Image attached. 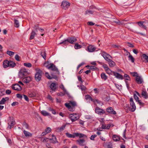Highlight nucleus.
Listing matches in <instances>:
<instances>
[{
    "instance_id": "1",
    "label": "nucleus",
    "mask_w": 148,
    "mask_h": 148,
    "mask_svg": "<svg viewBox=\"0 0 148 148\" xmlns=\"http://www.w3.org/2000/svg\"><path fill=\"white\" fill-rule=\"evenodd\" d=\"M64 105L69 111L73 112L75 110V107L77 106V104L75 101L71 100L69 101V103H65Z\"/></svg>"
},
{
    "instance_id": "2",
    "label": "nucleus",
    "mask_w": 148,
    "mask_h": 148,
    "mask_svg": "<svg viewBox=\"0 0 148 148\" xmlns=\"http://www.w3.org/2000/svg\"><path fill=\"white\" fill-rule=\"evenodd\" d=\"M66 134L68 137L70 138H74L77 137H78L79 138H81L83 137L86 138L87 137L86 135L78 132L74 133L73 134L68 133H66Z\"/></svg>"
},
{
    "instance_id": "3",
    "label": "nucleus",
    "mask_w": 148,
    "mask_h": 148,
    "mask_svg": "<svg viewBox=\"0 0 148 148\" xmlns=\"http://www.w3.org/2000/svg\"><path fill=\"white\" fill-rule=\"evenodd\" d=\"M16 66L14 62L10 60H5L3 62V66L4 68L8 67H13Z\"/></svg>"
},
{
    "instance_id": "4",
    "label": "nucleus",
    "mask_w": 148,
    "mask_h": 148,
    "mask_svg": "<svg viewBox=\"0 0 148 148\" xmlns=\"http://www.w3.org/2000/svg\"><path fill=\"white\" fill-rule=\"evenodd\" d=\"M77 41L76 38L75 37H71L68 38L67 40H64L63 41L60 43V44H67L69 42L70 43H73L76 42Z\"/></svg>"
},
{
    "instance_id": "5",
    "label": "nucleus",
    "mask_w": 148,
    "mask_h": 148,
    "mask_svg": "<svg viewBox=\"0 0 148 148\" xmlns=\"http://www.w3.org/2000/svg\"><path fill=\"white\" fill-rule=\"evenodd\" d=\"M29 71L27 69H22L19 72V77L20 78H23L27 75Z\"/></svg>"
},
{
    "instance_id": "6",
    "label": "nucleus",
    "mask_w": 148,
    "mask_h": 148,
    "mask_svg": "<svg viewBox=\"0 0 148 148\" xmlns=\"http://www.w3.org/2000/svg\"><path fill=\"white\" fill-rule=\"evenodd\" d=\"M44 66L47 69H51V70L54 71H58V69L53 64L49 63V62H47L45 63Z\"/></svg>"
},
{
    "instance_id": "7",
    "label": "nucleus",
    "mask_w": 148,
    "mask_h": 148,
    "mask_svg": "<svg viewBox=\"0 0 148 148\" xmlns=\"http://www.w3.org/2000/svg\"><path fill=\"white\" fill-rule=\"evenodd\" d=\"M36 72L35 75V79L36 81H39L41 79L42 71L38 68H36Z\"/></svg>"
},
{
    "instance_id": "8",
    "label": "nucleus",
    "mask_w": 148,
    "mask_h": 148,
    "mask_svg": "<svg viewBox=\"0 0 148 148\" xmlns=\"http://www.w3.org/2000/svg\"><path fill=\"white\" fill-rule=\"evenodd\" d=\"M15 123V121L14 119L13 118L10 116L9 117L8 120V128L11 129L14 125Z\"/></svg>"
},
{
    "instance_id": "9",
    "label": "nucleus",
    "mask_w": 148,
    "mask_h": 148,
    "mask_svg": "<svg viewBox=\"0 0 148 148\" xmlns=\"http://www.w3.org/2000/svg\"><path fill=\"white\" fill-rule=\"evenodd\" d=\"M69 117L72 122H73L79 119V115L78 114H70L69 115Z\"/></svg>"
},
{
    "instance_id": "10",
    "label": "nucleus",
    "mask_w": 148,
    "mask_h": 148,
    "mask_svg": "<svg viewBox=\"0 0 148 148\" xmlns=\"http://www.w3.org/2000/svg\"><path fill=\"white\" fill-rule=\"evenodd\" d=\"M95 111L96 113L100 115H103L105 113V110L98 107L95 108Z\"/></svg>"
},
{
    "instance_id": "11",
    "label": "nucleus",
    "mask_w": 148,
    "mask_h": 148,
    "mask_svg": "<svg viewBox=\"0 0 148 148\" xmlns=\"http://www.w3.org/2000/svg\"><path fill=\"white\" fill-rule=\"evenodd\" d=\"M130 105L131 108V111L132 112H134L136 109V106L132 98L130 99Z\"/></svg>"
},
{
    "instance_id": "12",
    "label": "nucleus",
    "mask_w": 148,
    "mask_h": 148,
    "mask_svg": "<svg viewBox=\"0 0 148 148\" xmlns=\"http://www.w3.org/2000/svg\"><path fill=\"white\" fill-rule=\"evenodd\" d=\"M70 3L66 1H64L61 5V7L65 10L66 9L70 6Z\"/></svg>"
},
{
    "instance_id": "13",
    "label": "nucleus",
    "mask_w": 148,
    "mask_h": 148,
    "mask_svg": "<svg viewBox=\"0 0 148 148\" xmlns=\"http://www.w3.org/2000/svg\"><path fill=\"white\" fill-rule=\"evenodd\" d=\"M12 88L14 90H16L20 91L22 90L21 86L18 84H15L13 85Z\"/></svg>"
},
{
    "instance_id": "14",
    "label": "nucleus",
    "mask_w": 148,
    "mask_h": 148,
    "mask_svg": "<svg viewBox=\"0 0 148 148\" xmlns=\"http://www.w3.org/2000/svg\"><path fill=\"white\" fill-rule=\"evenodd\" d=\"M101 55L103 56L105 60L108 62L111 60L110 59V58H112L110 55H108L106 53H104L103 54L102 53Z\"/></svg>"
},
{
    "instance_id": "15",
    "label": "nucleus",
    "mask_w": 148,
    "mask_h": 148,
    "mask_svg": "<svg viewBox=\"0 0 148 148\" xmlns=\"http://www.w3.org/2000/svg\"><path fill=\"white\" fill-rule=\"evenodd\" d=\"M136 80L138 84H141L143 82V80L141 76L138 75L136 77Z\"/></svg>"
},
{
    "instance_id": "16",
    "label": "nucleus",
    "mask_w": 148,
    "mask_h": 148,
    "mask_svg": "<svg viewBox=\"0 0 148 148\" xmlns=\"http://www.w3.org/2000/svg\"><path fill=\"white\" fill-rule=\"evenodd\" d=\"M106 110L107 112L110 114H115L116 113V111H114L113 108L111 107H109L107 108L106 109Z\"/></svg>"
},
{
    "instance_id": "17",
    "label": "nucleus",
    "mask_w": 148,
    "mask_h": 148,
    "mask_svg": "<svg viewBox=\"0 0 148 148\" xmlns=\"http://www.w3.org/2000/svg\"><path fill=\"white\" fill-rule=\"evenodd\" d=\"M113 75L118 79L122 80L123 79V76L117 73L114 72Z\"/></svg>"
},
{
    "instance_id": "18",
    "label": "nucleus",
    "mask_w": 148,
    "mask_h": 148,
    "mask_svg": "<svg viewBox=\"0 0 148 148\" xmlns=\"http://www.w3.org/2000/svg\"><path fill=\"white\" fill-rule=\"evenodd\" d=\"M77 143L80 146L84 145V143L85 142V140L84 139H79L76 141Z\"/></svg>"
},
{
    "instance_id": "19",
    "label": "nucleus",
    "mask_w": 148,
    "mask_h": 148,
    "mask_svg": "<svg viewBox=\"0 0 148 148\" xmlns=\"http://www.w3.org/2000/svg\"><path fill=\"white\" fill-rule=\"evenodd\" d=\"M88 49L89 52H93L95 50L96 48L94 46L90 45L88 46Z\"/></svg>"
},
{
    "instance_id": "20",
    "label": "nucleus",
    "mask_w": 148,
    "mask_h": 148,
    "mask_svg": "<svg viewBox=\"0 0 148 148\" xmlns=\"http://www.w3.org/2000/svg\"><path fill=\"white\" fill-rule=\"evenodd\" d=\"M110 124H108L107 125L104 124L102 123L101 125V128L102 129L108 130L110 129Z\"/></svg>"
},
{
    "instance_id": "21",
    "label": "nucleus",
    "mask_w": 148,
    "mask_h": 148,
    "mask_svg": "<svg viewBox=\"0 0 148 148\" xmlns=\"http://www.w3.org/2000/svg\"><path fill=\"white\" fill-rule=\"evenodd\" d=\"M31 80L30 77H27L23 79V81L25 83H27L30 82Z\"/></svg>"
},
{
    "instance_id": "22",
    "label": "nucleus",
    "mask_w": 148,
    "mask_h": 148,
    "mask_svg": "<svg viewBox=\"0 0 148 148\" xmlns=\"http://www.w3.org/2000/svg\"><path fill=\"white\" fill-rule=\"evenodd\" d=\"M23 132L25 136L27 137H29L32 136V134L24 130Z\"/></svg>"
},
{
    "instance_id": "23",
    "label": "nucleus",
    "mask_w": 148,
    "mask_h": 148,
    "mask_svg": "<svg viewBox=\"0 0 148 148\" xmlns=\"http://www.w3.org/2000/svg\"><path fill=\"white\" fill-rule=\"evenodd\" d=\"M60 88L63 90V91L64 92L65 94H66L68 96L69 95V93L65 88L63 84L61 85L60 86Z\"/></svg>"
},
{
    "instance_id": "24",
    "label": "nucleus",
    "mask_w": 148,
    "mask_h": 148,
    "mask_svg": "<svg viewBox=\"0 0 148 148\" xmlns=\"http://www.w3.org/2000/svg\"><path fill=\"white\" fill-rule=\"evenodd\" d=\"M9 98L8 97H6L3 98L0 101V104H3L5 103V102L8 100Z\"/></svg>"
},
{
    "instance_id": "25",
    "label": "nucleus",
    "mask_w": 148,
    "mask_h": 148,
    "mask_svg": "<svg viewBox=\"0 0 148 148\" xmlns=\"http://www.w3.org/2000/svg\"><path fill=\"white\" fill-rule=\"evenodd\" d=\"M141 95L145 99H147L148 98V94L146 91H142V92Z\"/></svg>"
},
{
    "instance_id": "26",
    "label": "nucleus",
    "mask_w": 148,
    "mask_h": 148,
    "mask_svg": "<svg viewBox=\"0 0 148 148\" xmlns=\"http://www.w3.org/2000/svg\"><path fill=\"white\" fill-rule=\"evenodd\" d=\"M134 99L136 101H137L138 100H139V98L138 96L140 97L139 93L138 92L136 91V93L134 94Z\"/></svg>"
},
{
    "instance_id": "27",
    "label": "nucleus",
    "mask_w": 148,
    "mask_h": 148,
    "mask_svg": "<svg viewBox=\"0 0 148 148\" xmlns=\"http://www.w3.org/2000/svg\"><path fill=\"white\" fill-rule=\"evenodd\" d=\"M144 23V22H138V23L140 27L146 29V27L145 25H143Z\"/></svg>"
},
{
    "instance_id": "28",
    "label": "nucleus",
    "mask_w": 148,
    "mask_h": 148,
    "mask_svg": "<svg viewBox=\"0 0 148 148\" xmlns=\"http://www.w3.org/2000/svg\"><path fill=\"white\" fill-rule=\"evenodd\" d=\"M113 140L115 141H117L120 140L119 137L116 135H114L113 136Z\"/></svg>"
},
{
    "instance_id": "29",
    "label": "nucleus",
    "mask_w": 148,
    "mask_h": 148,
    "mask_svg": "<svg viewBox=\"0 0 148 148\" xmlns=\"http://www.w3.org/2000/svg\"><path fill=\"white\" fill-rule=\"evenodd\" d=\"M95 104L96 103L98 104L99 105L101 106H102L103 105V103L101 101H99L97 99H94L93 101Z\"/></svg>"
},
{
    "instance_id": "30",
    "label": "nucleus",
    "mask_w": 148,
    "mask_h": 148,
    "mask_svg": "<svg viewBox=\"0 0 148 148\" xmlns=\"http://www.w3.org/2000/svg\"><path fill=\"white\" fill-rule=\"evenodd\" d=\"M52 136V138L50 139L51 142L53 143H56L57 142L56 137L53 135Z\"/></svg>"
},
{
    "instance_id": "31",
    "label": "nucleus",
    "mask_w": 148,
    "mask_h": 148,
    "mask_svg": "<svg viewBox=\"0 0 148 148\" xmlns=\"http://www.w3.org/2000/svg\"><path fill=\"white\" fill-rule=\"evenodd\" d=\"M50 87L53 90H55L56 88V84L54 83H52L50 85Z\"/></svg>"
},
{
    "instance_id": "32",
    "label": "nucleus",
    "mask_w": 148,
    "mask_h": 148,
    "mask_svg": "<svg viewBox=\"0 0 148 148\" xmlns=\"http://www.w3.org/2000/svg\"><path fill=\"white\" fill-rule=\"evenodd\" d=\"M101 76L102 79H103L104 80H106L107 78V76L104 73H101Z\"/></svg>"
},
{
    "instance_id": "33",
    "label": "nucleus",
    "mask_w": 148,
    "mask_h": 148,
    "mask_svg": "<svg viewBox=\"0 0 148 148\" xmlns=\"http://www.w3.org/2000/svg\"><path fill=\"white\" fill-rule=\"evenodd\" d=\"M108 62H109V65L110 67H113L115 65V62L111 60H110Z\"/></svg>"
},
{
    "instance_id": "34",
    "label": "nucleus",
    "mask_w": 148,
    "mask_h": 148,
    "mask_svg": "<svg viewBox=\"0 0 148 148\" xmlns=\"http://www.w3.org/2000/svg\"><path fill=\"white\" fill-rule=\"evenodd\" d=\"M142 57L143 59L145 60L147 62H148V56L145 54H143Z\"/></svg>"
},
{
    "instance_id": "35",
    "label": "nucleus",
    "mask_w": 148,
    "mask_h": 148,
    "mask_svg": "<svg viewBox=\"0 0 148 148\" xmlns=\"http://www.w3.org/2000/svg\"><path fill=\"white\" fill-rule=\"evenodd\" d=\"M85 98L86 100H88V101H93L94 99H93L89 95H86L85 96Z\"/></svg>"
},
{
    "instance_id": "36",
    "label": "nucleus",
    "mask_w": 148,
    "mask_h": 148,
    "mask_svg": "<svg viewBox=\"0 0 148 148\" xmlns=\"http://www.w3.org/2000/svg\"><path fill=\"white\" fill-rule=\"evenodd\" d=\"M42 114L44 116H48L49 115V114L45 110H42L41 112Z\"/></svg>"
},
{
    "instance_id": "37",
    "label": "nucleus",
    "mask_w": 148,
    "mask_h": 148,
    "mask_svg": "<svg viewBox=\"0 0 148 148\" xmlns=\"http://www.w3.org/2000/svg\"><path fill=\"white\" fill-rule=\"evenodd\" d=\"M105 71L106 73L109 75H113V72H114V71H112L109 68L106 70Z\"/></svg>"
},
{
    "instance_id": "38",
    "label": "nucleus",
    "mask_w": 148,
    "mask_h": 148,
    "mask_svg": "<svg viewBox=\"0 0 148 148\" xmlns=\"http://www.w3.org/2000/svg\"><path fill=\"white\" fill-rule=\"evenodd\" d=\"M36 34V33L34 31H32L31 34V35L30 38V40H32L33 39L34 37L35 36V35Z\"/></svg>"
},
{
    "instance_id": "39",
    "label": "nucleus",
    "mask_w": 148,
    "mask_h": 148,
    "mask_svg": "<svg viewBox=\"0 0 148 148\" xmlns=\"http://www.w3.org/2000/svg\"><path fill=\"white\" fill-rule=\"evenodd\" d=\"M82 46L79 45L77 43H76L74 46L75 48V49H78L81 48Z\"/></svg>"
},
{
    "instance_id": "40",
    "label": "nucleus",
    "mask_w": 148,
    "mask_h": 148,
    "mask_svg": "<svg viewBox=\"0 0 148 148\" xmlns=\"http://www.w3.org/2000/svg\"><path fill=\"white\" fill-rule=\"evenodd\" d=\"M49 140V139L48 138H41L40 141L46 143Z\"/></svg>"
},
{
    "instance_id": "41",
    "label": "nucleus",
    "mask_w": 148,
    "mask_h": 148,
    "mask_svg": "<svg viewBox=\"0 0 148 148\" xmlns=\"http://www.w3.org/2000/svg\"><path fill=\"white\" fill-rule=\"evenodd\" d=\"M129 60L131 61L132 62H134V58L132 55H130L128 56Z\"/></svg>"
},
{
    "instance_id": "42",
    "label": "nucleus",
    "mask_w": 148,
    "mask_h": 148,
    "mask_svg": "<svg viewBox=\"0 0 148 148\" xmlns=\"http://www.w3.org/2000/svg\"><path fill=\"white\" fill-rule=\"evenodd\" d=\"M14 23L15 24L14 26L15 27H18L19 26L18 21L17 20L15 19L14 20Z\"/></svg>"
},
{
    "instance_id": "43",
    "label": "nucleus",
    "mask_w": 148,
    "mask_h": 148,
    "mask_svg": "<svg viewBox=\"0 0 148 148\" xmlns=\"http://www.w3.org/2000/svg\"><path fill=\"white\" fill-rule=\"evenodd\" d=\"M14 53L10 51H7V54L10 56H12L14 55Z\"/></svg>"
},
{
    "instance_id": "44",
    "label": "nucleus",
    "mask_w": 148,
    "mask_h": 148,
    "mask_svg": "<svg viewBox=\"0 0 148 148\" xmlns=\"http://www.w3.org/2000/svg\"><path fill=\"white\" fill-rule=\"evenodd\" d=\"M41 55L44 59H45L46 58L45 52L44 51H42L41 53Z\"/></svg>"
},
{
    "instance_id": "45",
    "label": "nucleus",
    "mask_w": 148,
    "mask_h": 148,
    "mask_svg": "<svg viewBox=\"0 0 148 148\" xmlns=\"http://www.w3.org/2000/svg\"><path fill=\"white\" fill-rule=\"evenodd\" d=\"M24 65L27 67H31L32 66V64L29 63H24Z\"/></svg>"
},
{
    "instance_id": "46",
    "label": "nucleus",
    "mask_w": 148,
    "mask_h": 148,
    "mask_svg": "<svg viewBox=\"0 0 148 148\" xmlns=\"http://www.w3.org/2000/svg\"><path fill=\"white\" fill-rule=\"evenodd\" d=\"M51 130V129L50 127H48L45 130V131L46 133L47 134L50 132Z\"/></svg>"
},
{
    "instance_id": "47",
    "label": "nucleus",
    "mask_w": 148,
    "mask_h": 148,
    "mask_svg": "<svg viewBox=\"0 0 148 148\" xmlns=\"http://www.w3.org/2000/svg\"><path fill=\"white\" fill-rule=\"evenodd\" d=\"M106 148H112V145L111 143H109L106 145V147H105Z\"/></svg>"
},
{
    "instance_id": "48",
    "label": "nucleus",
    "mask_w": 148,
    "mask_h": 148,
    "mask_svg": "<svg viewBox=\"0 0 148 148\" xmlns=\"http://www.w3.org/2000/svg\"><path fill=\"white\" fill-rule=\"evenodd\" d=\"M80 88L82 90V92L83 91H85L86 90V88L85 86L83 85H82L80 86Z\"/></svg>"
},
{
    "instance_id": "49",
    "label": "nucleus",
    "mask_w": 148,
    "mask_h": 148,
    "mask_svg": "<svg viewBox=\"0 0 148 148\" xmlns=\"http://www.w3.org/2000/svg\"><path fill=\"white\" fill-rule=\"evenodd\" d=\"M46 76L49 79H51L52 78V77L47 72H46L45 73Z\"/></svg>"
},
{
    "instance_id": "50",
    "label": "nucleus",
    "mask_w": 148,
    "mask_h": 148,
    "mask_svg": "<svg viewBox=\"0 0 148 148\" xmlns=\"http://www.w3.org/2000/svg\"><path fill=\"white\" fill-rule=\"evenodd\" d=\"M130 73L133 77H137L138 75V74L137 72H131Z\"/></svg>"
},
{
    "instance_id": "51",
    "label": "nucleus",
    "mask_w": 148,
    "mask_h": 148,
    "mask_svg": "<svg viewBox=\"0 0 148 148\" xmlns=\"http://www.w3.org/2000/svg\"><path fill=\"white\" fill-rule=\"evenodd\" d=\"M93 14V12L90 10H87L86 11L85 13V14Z\"/></svg>"
},
{
    "instance_id": "52",
    "label": "nucleus",
    "mask_w": 148,
    "mask_h": 148,
    "mask_svg": "<svg viewBox=\"0 0 148 148\" xmlns=\"http://www.w3.org/2000/svg\"><path fill=\"white\" fill-rule=\"evenodd\" d=\"M23 126L26 129H28L29 128V126L28 124H27L26 123L24 122L23 123Z\"/></svg>"
},
{
    "instance_id": "53",
    "label": "nucleus",
    "mask_w": 148,
    "mask_h": 148,
    "mask_svg": "<svg viewBox=\"0 0 148 148\" xmlns=\"http://www.w3.org/2000/svg\"><path fill=\"white\" fill-rule=\"evenodd\" d=\"M97 68L95 66H90V69L94 71L97 69Z\"/></svg>"
},
{
    "instance_id": "54",
    "label": "nucleus",
    "mask_w": 148,
    "mask_h": 148,
    "mask_svg": "<svg viewBox=\"0 0 148 148\" xmlns=\"http://www.w3.org/2000/svg\"><path fill=\"white\" fill-rule=\"evenodd\" d=\"M65 94H65V93H63V92H58L57 93V95L58 96H62L64 95Z\"/></svg>"
},
{
    "instance_id": "55",
    "label": "nucleus",
    "mask_w": 148,
    "mask_h": 148,
    "mask_svg": "<svg viewBox=\"0 0 148 148\" xmlns=\"http://www.w3.org/2000/svg\"><path fill=\"white\" fill-rule=\"evenodd\" d=\"M97 136V135L96 134L92 135L90 138V139L92 140H94L95 138Z\"/></svg>"
},
{
    "instance_id": "56",
    "label": "nucleus",
    "mask_w": 148,
    "mask_h": 148,
    "mask_svg": "<svg viewBox=\"0 0 148 148\" xmlns=\"http://www.w3.org/2000/svg\"><path fill=\"white\" fill-rule=\"evenodd\" d=\"M23 97L27 101H29V99L28 97L25 95H23Z\"/></svg>"
},
{
    "instance_id": "57",
    "label": "nucleus",
    "mask_w": 148,
    "mask_h": 148,
    "mask_svg": "<svg viewBox=\"0 0 148 148\" xmlns=\"http://www.w3.org/2000/svg\"><path fill=\"white\" fill-rule=\"evenodd\" d=\"M124 77L125 78H126L125 79L127 80H129L130 79V77L127 74H125L124 75Z\"/></svg>"
},
{
    "instance_id": "58",
    "label": "nucleus",
    "mask_w": 148,
    "mask_h": 148,
    "mask_svg": "<svg viewBox=\"0 0 148 148\" xmlns=\"http://www.w3.org/2000/svg\"><path fill=\"white\" fill-rule=\"evenodd\" d=\"M113 22L116 23L118 25H121V22H120V21L118 20H117L116 21H114Z\"/></svg>"
},
{
    "instance_id": "59",
    "label": "nucleus",
    "mask_w": 148,
    "mask_h": 148,
    "mask_svg": "<svg viewBox=\"0 0 148 148\" xmlns=\"http://www.w3.org/2000/svg\"><path fill=\"white\" fill-rule=\"evenodd\" d=\"M15 59L17 61H19V56L17 54H16L15 56Z\"/></svg>"
},
{
    "instance_id": "60",
    "label": "nucleus",
    "mask_w": 148,
    "mask_h": 148,
    "mask_svg": "<svg viewBox=\"0 0 148 148\" xmlns=\"http://www.w3.org/2000/svg\"><path fill=\"white\" fill-rule=\"evenodd\" d=\"M16 96L17 97L21 99L23 97V95H21L20 94H17Z\"/></svg>"
},
{
    "instance_id": "61",
    "label": "nucleus",
    "mask_w": 148,
    "mask_h": 148,
    "mask_svg": "<svg viewBox=\"0 0 148 148\" xmlns=\"http://www.w3.org/2000/svg\"><path fill=\"white\" fill-rule=\"evenodd\" d=\"M115 85L116 88H117L118 89H120L121 88V86H120L118 84H115Z\"/></svg>"
},
{
    "instance_id": "62",
    "label": "nucleus",
    "mask_w": 148,
    "mask_h": 148,
    "mask_svg": "<svg viewBox=\"0 0 148 148\" xmlns=\"http://www.w3.org/2000/svg\"><path fill=\"white\" fill-rule=\"evenodd\" d=\"M35 94L33 93H29V97H35Z\"/></svg>"
},
{
    "instance_id": "63",
    "label": "nucleus",
    "mask_w": 148,
    "mask_h": 148,
    "mask_svg": "<svg viewBox=\"0 0 148 148\" xmlns=\"http://www.w3.org/2000/svg\"><path fill=\"white\" fill-rule=\"evenodd\" d=\"M137 101L138 102V103L140 105H143L144 103L142 102L141 100H138Z\"/></svg>"
},
{
    "instance_id": "64",
    "label": "nucleus",
    "mask_w": 148,
    "mask_h": 148,
    "mask_svg": "<svg viewBox=\"0 0 148 148\" xmlns=\"http://www.w3.org/2000/svg\"><path fill=\"white\" fill-rule=\"evenodd\" d=\"M133 51L134 54H137L138 53V51L136 49H133Z\"/></svg>"
}]
</instances>
